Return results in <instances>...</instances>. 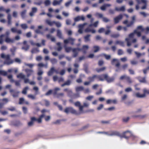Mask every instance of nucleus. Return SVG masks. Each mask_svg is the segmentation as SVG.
<instances>
[{"label": "nucleus", "instance_id": "obj_16", "mask_svg": "<svg viewBox=\"0 0 149 149\" xmlns=\"http://www.w3.org/2000/svg\"><path fill=\"white\" fill-rule=\"evenodd\" d=\"M88 48V46L86 45H84L83 46L81 49H80V50H81L83 54H85L86 53L87 50Z\"/></svg>", "mask_w": 149, "mask_h": 149}, {"label": "nucleus", "instance_id": "obj_23", "mask_svg": "<svg viewBox=\"0 0 149 149\" xmlns=\"http://www.w3.org/2000/svg\"><path fill=\"white\" fill-rule=\"evenodd\" d=\"M63 0H59V1L54 0L52 3V4L54 6H56L57 5H60Z\"/></svg>", "mask_w": 149, "mask_h": 149}, {"label": "nucleus", "instance_id": "obj_6", "mask_svg": "<svg viewBox=\"0 0 149 149\" xmlns=\"http://www.w3.org/2000/svg\"><path fill=\"white\" fill-rule=\"evenodd\" d=\"M143 94H141L139 93H136L135 94V96L138 98H143L146 96V94H149V90H147L146 88L143 90Z\"/></svg>", "mask_w": 149, "mask_h": 149}, {"label": "nucleus", "instance_id": "obj_63", "mask_svg": "<svg viewBox=\"0 0 149 149\" xmlns=\"http://www.w3.org/2000/svg\"><path fill=\"white\" fill-rule=\"evenodd\" d=\"M55 24L56 25V26L58 27H60L61 26V23L58 22H55Z\"/></svg>", "mask_w": 149, "mask_h": 149}, {"label": "nucleus", "instance_id": "obj_44", "mask_svg": "<svg viewBox=\"0 0 149 149\" xmlns=\"http://www.w3.org/2000/svg\"><path fill=\"white\" fill-rule=\"evenodd\" d=\"M60 90V88H55L54 89V91L53 93V94L54 95H56L57 96V91Z\"/></svg>", "mask_w": 149, "mask_h": 149}, {"label": "nucleus", "instance_id": "obj_8", "mask_svg": "<svg viewBox=\"0 0 149 149\" xmlns=\"http://www.w3.org/2000/svg\"><path fill=\"white\" fill-rule=\"evenodd\" d=\"M132 136L131 132L129 131H127L124 132L122 135H121V138H124L127 139H128L129 138Z\"/></svg>", "mask_w": 149, "mask_h": 149}, {"label": "nucleus", "instance_id": "obj_37", "mask_svg": "<svg viewBox=\"0 0 149 149\" xmlns=\"http://www.w3.org/2000/svg\"><path fill=\"white\" fill-rule=\"evenodd\" d=\"M67 45H64V47L65 51L67 52H70L72 50V48L70 47H67Z\"/></svg>", "mask_w": 149, "mask_h": 149}, {"label": "nucleus", "instance_id": "obj_40", "mask_svg": "<svg viewBox=\"0 0 149 149\" xmlns=\"http://www.w3.org/2000/svg\"><path fill=\"white\" fill-rule=\"evenodd\" d=\"M136 1L138 4L143 3L144 4L147 3V1L146 0H136Z\"/></svg>", "mask_w": 149, "mask_h": 149}, {"label": "nucleus", "instance_id": "obj_5", "mask_svg": "<svg viewBox=\"0 0 149 149\" xmlns=\"http://www.w3.org/2000/svg\"><path fill=\"white\" fill-rule=\"evenodd\" d=\"M101 78L103 79L102 81H104V80H105L108 83L111 82L113 81L114 80V77H109L107 74H102Z\"/></svg>", "mask_w": 149, "mask_h": 149}, {"label": "nucleus", "instance_id": "obj_47", "mask_svg": "<svg viewBox=\"0 0 149 149\" xmlns=\"http://www.w3.org/2000/svg\"><path fill=\"white\" fill-rule=\"evenodd\" d=\"M119 34L118 33L113 34L111 35V37L114 38H117L119 37Z\"/></svg>", "mask_w": 149, "mask_h": 149}, {"label": "nucleus", "instance_id": "obj_49", "mask_svg": "<svg viewBox=\"0 0 149 149\" xmlns=\"http://www.w3.org/2000/svg\"><path fill=\"white\" fill-rule=\"evenodd\" d=\"M139 81L140 82L143 83H146V78L145 77L141 78L140 79H139Z\"/></svg>", "mask_w": 149, "mask_h": 149}, {"label": "nucleus", "instance_id": "obj_7", "mask_svg": "<svg viewBox=\"0 0 149 149\" xmlns=\"http://www.w3.org/2000/svg\"><path fill=\"white\" fill-rule=\"evenodd\" d=\"M75 40V39L71 37H69L67 39L64 40L63 42L65 45H67L69 43L71 45H73Z\"/></svg>", "mask_w": 149, "mask_h": 149}, {"label": "nucleus", "instance_id": "obj_17", "mask_svg": "<svg viewBox=\"0 0 149 149\" xmlns=\"http://www.w3.org/2000/svg\"><path fill=\"white\" fill-rule=\"evenodd\" d=\"M106 103L107 104H110L111 103L116 104L117 103V101L116 99L113 100L108 99L107 100Z\"/></svg>", "mask_w": 149, "mask_h": 149}, {"label": "nucleus", "instance_id": "obj_28", "mask_svg": "<svg viewBox=\"0 0 149 149\" xmlns=\"http://www.w3.org/2000/svg\"><path fill=\"white\" fill-rule=\"evenodd\" d=\"M104 56L107 60L111 58V56L110 55H107L104 54H102L99 55L97 56V57H98L100 56Z\"/></svg>", "mask_w": 149, "mask_h": 149}, {"label": "nucleus", "instance_id": "obj_18", "mask_svg": "<svg viewBox=\"0 0 149 149\" xmlns=\"http://www.w3.org/2000/svg\"><path fill=\"white\" fill-rule=\"evenodd\" d=\"M69 96L72 98L74 99L79 97V95L78 94L73 93L72 92V94H70Z\"/></svg>", "mask_w": 149, "mask_h": 149}, {"label": "nucleus", "instance_id": "obj_9", "mask_svg": "<svg viewBox=\"0 0 149 149\" xmlns=\"http://www.w3.org/2000/svg\"><path fill=\"white\" fill-rule=\"evenodd\" d=\"M116 62V63L115 64L116 67L118 68V69L116 70V72H118V68H119L120 64L118 60L117 59L114 58L111 61V63L112 65H114L115 63Z\"/></svg>", "mask_w": 149, "mask_h": 149}, {"label": "nucleus", "instance_id": "obj_45", "mask_svg": "<svg viewBox=\"0 0 149 149\" xmlns=\"http://www.w3.org/2000/svg\"><path fill=\"white\" fill-rule=\"evenodd\" d=\"M20 26L22 29L24 30L28 28V26L27 24H21L20 25Z\"/></svg>", "mask_w": 149, "mask_h": 149}, {"label": "nucleus", "instance_id": "obj_10", "mask_svg": "<svg viewBox=\"0 0 149 149\" xmlns=\"http://www.w3.org/2000/svg\"><path fill=\"white\" fill-rule=\"evenodd\" d=\"M10 92L14 97H17L19 93V91H17L13 89H10Z\"/></svg>", "mask_w": 149, "mask_h": 149}, {"label": "nucleus", "instance_id": "obj_22", "mask_svg": "<svg viewBox=\"0 0 149 149\" xmlns=\"http://www.w3.org/2000/svg\"><path fill=\"white\" fill-rule=\"evenodd\" d=\"M39 52L40 50L38 48H33L31 51V52L32 54L37 53Z\"/></svg>", "mask_w": 149, "mask_h": 149}, {"label": "nucleus", "instance_id": "obj_52", "mask_svg": "<svg viewBox=\"0 0 149 149\" xmlns=\"http://www.w3.org/2000/svg\"><path fill=\"white\" fill-rule=\"evenodd\" d=\"M29 88L28 87H25L23 89L22 93L23 94H26L27 93V90Z\"/></svg>", "mask_w": 149, "mask_h": 149}, {"label": "nucleus", "instance_id": "obj_54", "mask_svg": "<svg viewBox=\"0 0 149 149\" xmlns=\"http://www.w3.org/2000/svg\"><path fill=\"white\" fill-rule=\"evenodd\" d=\"M72 0H70L66 2L65 4V6L68 7L72 3Z\"/></svg>", "mask_w": 149, "mask_h": 149}, {"label": "nucleus", "instance_id": "obj_29", "mask_svg": "<svg viewBox=\"0 0 149 149\" xmlns=\"http://www.w3.org/2000/svg\"><path fill=\"white\" fill-rule=\"evenodd\" d=\"M26 10H24L20 13V15L22 18H24L26 17Z\"/></svg>", "mask_w": 149, "mask_h": 149}, {"label": "nucleus", "instance_id": "obj_62", "mask_svg": "<svg viewBox=\"0 0 149 149\" xmlns=\"http://www.w3.org/2000/svg\"><path fill=\"white\" fill-rule=\"evenodd\" d=\"M118 55H120L123 54V51L121 49H119L118 51Z\"/></svg>", "mask_w": 149, "mask_h": 149}, {"label": "nucleus", "instance_id": "obj_26", "mask_svg": "<svg viewBox=\"0 0 149 149\" xmlns=\"http://www.w3.org/2000/svg\"><path fill=\"white\" fill-rule=\"evenodd\" d=\"M146 116V115H133L132 117L133 118H139L140 119H143Z\"/></svg>", "mask_w": 149, "mask_h": 149}, {"label": "nucleus", "instance_id": "obj_21", "mask_svg": "<svg viewBox=\"0 0 149 149\" xmlns=\"http://www.w3.org/2000/svg\"><path fill=\"white\" fill-rule=\"evenodd\" d=\"M14 39H10L8 37H7L5 39V41L7 43H12L14 42Z\"/></svg>", "mask_w": 149, "mask_h": 149}, {"label": "nucleus", "instance_id": "obj_12", "mask_svg": "<svg viewBox=\"0 0 149 149\" xmlns=\"http://www.w3.org/2000/svg\"><path fill=\"white\" fill-rule=\"evenodd\" d=\"M25 71L27 74V76L28 77L33 74L34 71L33 70L29 69H26L25 70Z\"/></svg>", "mask_w": 149, "mask_h": 149}, {"label": "nucleus", "instance_id": "obj_34", "mask_svg": "<svg viewBox=\"0 0 149 149\" xmlns=\"http://www.w3.org/2000/svg\"><path fill=\"white\" fill-rule=\"evenodd\" d=\"M93 49H94L93 52L95 53L98 51L100 49V47L97 46H94L93 47Z\"/></svg>", "mask_w": 149, "mask_h": 149}, {"label": "nucleus", "instance_id": "obj_11", "mask_svg": "<svg viewBox=\"0 0 149 149\" xmlns=\"http://www.w3.org/2000/svg\"><path fill=\"white\" fill-rule=\"evenodd\" d=\"M123 15L122 14H120L114 18V21L115 24H116L118 23L123 18Z\"/></svg>", "mask_w": 149, "mask_h": 149}, {"label": "nucleus", "instance_id": "obj_19", "mask_svg": "<svg viewBox=\"0 0 149 149\" xmlns=\"http://www.w3.org/2000/svg\"><path fill=\"white\" fill-rule=\"evenodd\" d=\"M7 23L8 25H10L12 24L11 17V15L9 14L7 16Z\"/></svg>", "mask_w": 149, "mask_h": 149}, {"label": "nucleus", "instance_id": "obj_13", "mask_svg": "<svg viewBox=\"0 0 149 149\" xmlns=\"http://www.w3.org/2000/svg\"><path fill=\"white\" fill-rule=\"evenodd\" d=\"M109 135L110 136H116L121 137L120 134L117 131H111Z\"/></svg>", "mask_w": 149, "mask_h": 149}, {"label": "nucleus", "instance_id": "obj_39", "mask_svg": "<svg viewBox=\"0 0 149 149\" xmlns=\"http://www.w3.org/2000/svg\"><path fill=\"white\" fill-rule=\"evenodd\" d=\"M46 23L50 26H52L54 24H55V21L51 22L49 20H47L46 21Z\"/></svg>", "mask_w": 149, "mask_h": 149}, {"label": "nucleus", "instance_id": "obj_31", "mask_svg": "<svg viewBox=\"0 0 149 149\" xmlns=\"http://www.w3.org/2000/svg\"><path fill=\"white\" fill-rule=\"evenodd\" d=\"M84 88L82 86H78L76 87L75 90L76 92L82 91L84 90Z\"/></svg>", "mask_w": 149, "mask_h": 149}, {"label": "nucleus", "instance_id": "obj_30", "mask_svg": "<svg viewBox=\"0 0 149 149\" xmlns=\"http://www.w3.org/2000/svg\"><path fill=\"white\" fill-rule=\"evenodd\" d=\"M30 47V46L28 45H24L22 47V49L24 50L25 51H28Z\"/></svg>", "mask_w": 149, "mask_h": 149}, {"label": "nucleus", "instance_id": "obj_41", "mask_svg": "<svg viewBox=\"0 0 149 149\" xmlns=\"http://www.w3.org/2000/svg\"><path fill=\"white\" fill-rule=\"evenodd\" d=\"M64 91L67 92L68 95L69 96L70 94H72V91L71 90L69 89L68 88H65L64 89Z\"/></svg>", "mask_w": 149, "mask_h": 149}, {"label": "nucleus", "instance_id": "obj_58", "mask_svg": "<svg viewBox=\"0 0 149 149\" xmlns=\"http://www.w3.org/2000/svg\"><path fill=\"white\" fill-rule=\"evenodd\" d=\"M134 33L136 34L138 37H140L141 35V33L140 32L137 31L136 30L134 31Z\"/></svg>", "mask_w": 149, "mask_h": 149}, {"label": "nucleus", "instance_id": "obj_32", "mask_svg": "<svg viewBox=\"0 0 149 149\" xmlns=\"http://www.w3.org/2000/svg\"><path fill=\"white\" fill-rule=\"evenodd\" d=\"M57 36L60 38L61 39L62 38V33L60 30H57Z\"/></svg>", "mask_w": 149, "mask_h": 149}, {"label": "nucleus", "instance_id": "obj_46", "mask_svg": "<svg viewBox=\"0 0 149 149\" xmlns=\"http://www.w3.org/2000/svg\"><path fill=\"white\" fill-rule=\"evenodd\" d=\"M98 22V21H96L93 24H91L88 26L89 27H92L93 26H94L95 27L97 26Z\"/></svg>", "mask_w": 149, "mask_h": 149}, {"label": "nucleus", "instance_id": "obj_2", "mask_svg": "<svg viewBox=\"0 0 149 149\" xmlns=\"http://www.w3.org/2000/svg\"><path fill=\"white\" fill-rule=\"evenodd\" d=\"M1 57L5 59L4 62V64L10 65L14 62V61L10 59V55L9 54L5 55L3 53H1Z\"/></svg>", "mask_w": 149, "mask_h": 149}, {"label": "nucleus", "instance_id": "obj_33", "mask_svg": "<svg viewBox=\"0 0 149 149\" xmlns=\"http://www.w3.org/2000/svg\"><path fill=\"white\" fill-rule=\"evenodd\" d=\"M54 67L52 68L47 73V74L49 76H50L52 75L53 73L54 72Z\"/></svg>", "mask_w": 149, "mask_h": 149}, {"label": "nucleus", "instance_id": "obj_1", "mask_svg": "<svg viewBox=\"0 0 149 149\" xmlns=\"http://www.w3.org/2000/svg\"><path fill=\"white\" fill-rule=\"evenodd\" d=\"M46 111H47L45 109H43L41 110V112L42 114L39 116L38 118H36L34 117H31L30 118V121L28 123V126H33L35 121H37L38 123H41L42 122V118L45 116V115L44 113Z\"/></svg>", "mask_w": 149, "mask_h": 149}, {"label": "nucleus", "instance_id": "obj_3", "mask_svg": "<svg viewBox=\"0 0 149 149\" xmlns=\"http://www.w3.org/2000/svg\"><path fill=\"white\" fill-rule=\"evenodd\" d=\"M87 79L91 83L93 82L96 79H97V80L98 81L103 80V79L101 78V74L100 75H93L92 76H89L88 77Z\"/></svg>", "mask_w": 149, "mask_h": 149}, {"label": "nucleus", "instance_id": "obj_48", "mask_svg": "<svg viewBox=\"0 0 149 149\" xmlns=\"http://www.w3.org/2000/svg\"><path fill=\"white\" fill-rule=\"evenodd\" d=\"M126 81L129 84H131L132 82V80L130 77L129 76L127 77L126 79Z\"/></svg>", "mask_w": 149, "mask_h": 149}, {"label": "nucleus", "instance_id": "obj_51", "mask_svg": "<svg viewBox=\"0 0 149 149\" xmlns=\"http://www.w3.org/2000/svg\"><path fill=\"white\" fill-rule=\"evenodd\" d=\"M0 74L5 76L7 75V72L4 70H0Z\"/></svg>", "mask_w": 149, "mask_h": 149}, {"label": "nucleus", "instance_id": "obj_20", "mask_svg": "<svg viewBox=\"0 0 149 149\" xmlns=\"http://www.w3.org/2000/svg\"><path fill=\"white\" fill-rule=\"evenodd\" d=\"M125 8L124 6H122L120 8L118 7H116L115 8V10L118 11H125Z\"/></svg>", "mask_w": 149, "mask_h": 149}, {"label": "nucleus", "instance_id": "obj_60", "mask_svg": "<svg viewBox=\"0 0 149 149\" xmlns=\"http://www.w3.org/2000/svg\"><path fill=\"white\" fill-rule=\"evenodd\" d=\"M24 102V99L23 98H20L19 99V104H22Z\"/></svg>", "mask_w": 149, "mask_h": 149}, {"label": "nucleus", "instance_id": "obj_55", "mask_svg": "<svg viewBox=\"0 0 149 149\" xmlns=\"http://www.w3.org/2000/svg\"><path fill=\"white\" fill-rule=\"evenodd\" d=\"M128 76H127L126 75H122V76H121L120 77V79H119L120 80H123L124 79H127V77Z\"/></svg>", "mask_w": 149, "mask_h": 149}, {"label": "nucleus", "instance_id": "obj_43", "mask_svg": "<svg viewBox=\"0 0 149 149\" xmlns=\"http://www.w3.org/2000/svg\"><path fill=\"white\" fill-rule=\"evenodd\" d=\"M95 16L98 18L102 19L103 17V15L102 14L98 13H96Z\"/></svg>", "mask_w": 149, "mask_h": 149}, {"label": "nucleus", "instance_id": "obj_42", "mask_svg": "<svg viewBox=\"0 0 149 149\" xmlns=\"http://www.w3.org/2000/svg\"><path fill=\"white\" fill-rule=\"evenodd\" d=\"M116 44H119L120 46H124V42H123L117 40L116 41Z\"/></svg>", "mask_w": 149, "mask_h": 149}, {"label": "nucleus", "instance_id": "obj_14", "mask_svg": "<svg viewBox=\"0 0 149 149\" xmlns=\"http://www.w3.org/2000/svg\"><path fill=\"white\" fill-rule=\"evenodd\" d=\"M11 31L13 33H17L18 34H21L22 32L20 30H17L16 28L13 27L11 29Z\"/></svg>", "mask_w": 149, "mask_h": 149}, {"label": "nucleus", "instance_id": "obj_50", "mask_svg": "<svg viewBox=\"0 0 149 149\" xmlns=\"http://www.w3.org/2000/svg\"><path fill=\"white\" fill-rule=\"evenodd\" d=\"M50 61L51 62L52 64H54L57 63V60L55 58H52L50 60Z\"/></svg>", "mask_w": 149, "mask_h": 149}, {"label": "nucleus", "instance_id": "obj_53", "mask_svg": "<svg viewBox=\"0 0 149 149\" xmlns=\"http://www.w3.org/2000/svg\"><path fill=\"white\" fill-rule=\"evenodd\" d=\"M130 39L129 38H126L125 39V40L127 42V46H129L131 45V43L130 41Z\"/></svg>", "mask_w": 149, "mask_h": 149}, {"label": "nucleus", "instance_id": "obj_15", "mask_svg": "<svg viewBox=\"0 0 149 149\" xmlns=\"http://www.w3.org/2000/svg\"><path fill=\"white\" fill-rule=\"evenodd\" d=\"M81 49L79 48H74L72 49V52L73 53V56L74 57H76L78 54V51H80Z\"/></svg>", "mask_w": 149, "mask_h": 149}, {"label": "nucleus", "instance_id": "obj_59", "mask_svg": "<svg viewBox=\"0 0 149 149\" xmlns=\"http://www.w3.org/2000/svg\"><path fill=\"white\" fill-rule=\"evenodd\" d=\"M7 109L11 111H14L15 110V108L14 107H11L10 108H8Z\"/></svg>", "mask_w": 149, "mask_h": 149}, {"label": "nucleus", "instance_id": "obj_4", "mask_svg": "<svg viewBox=\"0 0 149 149\" xmlns=\"http://www.w3.org/2000/svg\"><path fill=\"white\" fill-rule=\"evenodd\" d=\"M64 112L66 113H70L72 114L76 115H78L80 114L79 112L77 111L72 107H67L64 110Z\"/></svg>", "mask_w": 149, "mask_h": 149}, {"label": "nucleus", "instance_id": "obj_25", "mask_svg": "<svg viewBox=\"0 0 149 149\" xmlns=\"http://www.w3.org/2000/svg\"><path fill=\"white\" fill-rule=\"evenodd\" d=\"M111 5L109 4H105L100 7V9L102 10H106L107 7H110Z\"/></svg>", "mask_w": 149, "mask_h": 149}, {"label": "nucleus", "instance_id": "obj_36", "mask_svg": "<svg viewBox=\"0 0 149 149\" xmlns=\"http://www.w3.org/2000/svg\"><path fill=\"white\" fill-rule=\"evenodd\" d=\"M105 69L106 68L105 67H103L100 68H97L96 69V70L97 72L99 73L104 71Z\"/></svg>", "mask_w": 149, "mask_h": 149}, {"label": "nucleus", "instance_id": "obj_56", "mask_svg": "<svg viewBox=\"0 0 149 149\" xmlns=\"http://www.w3.org/2000/svg\"><path fill=\"white\" fill-rule=\"evenodd\" d=\"M5 36L4 35H1L0 36V44H2L3 42V37Z\"/></svg>", "mask_w": 149, "mask_h": 149}, {"label": "nucleus", "instance_id": "obj_38", "mask_svg": "<svg viewBox=\"0 0 149 149\" xmlns=\"http://www.w3.org/2000/svg\"><path fill=\"white\" fill-rule=\"evenodd\" d=\"M91 36L90 35L88 34L84 37L85 41L87 42L90 40V37Z\"/></svg>", "mask_w": 149, "mask_h": 149}, {"label": "nucleus", "instance_id": "obj_35", "mask_svg": "<svg viewBox=\"0 0 149 149\" xmlns=\"http://www.w3.org/2000/svg\"><path fill=\"white\" fill-rule=\"evenodd\" d=\"M17 77L19 78L22 79H24L25 78V76L24 75L22 74V73H20L18 74L17 76Z\"/></svg>", "mask_w": 149, "mask_h": 149}, {"label": "nucleus", "instance_id": "obj_24", "mask_svg": "<svg viewBox=\"0 0 149 149\" xmlns=\"http://www.w3.org/2000/svg\"><path fill=\"white\" fill-rule=\"evenodd\" d=\"M71 83V81L70 79L68 80L63 84L61 85V87H63L65 85L69 86Z\"/></svg>", "mask_w": 149, "mask_h": 149}, {"label": "nucleus", "instance_id": "obj_57", "mask_svg": "<svg viewBox=\"0 0 149 149\" xmlns=\"http://www.w3.org/2000/svg\"><path fill=\"white\" fill-rule=\"evenodd\" d=\"M50 1L49 0H46L44 2V4L46 6H48L50 4Z\"/></svg>", "mask_w": 149, "mask_h": 149}, {"label": "nucleus", "instance_id": "obj_64", "mask_svg": "<svg viewBox=\"0 0 149 149\" xmlns=\"http://www.w3.org/2000/svg\"><path fill=\"white\" fill-rule=\"evenodd\" d=\"M128 66V64H125L122 65V68L123 70H125L126 68H127Z\"/></svg>", "mask_w": 149, "mask_h": 149}, {"label": "nucleus", "instance_id": "obj_61", "mask_svg": "<svg viewBox=\"0 0 149 149\" xmlns=\"http://www.w3.org/2000/svg\"><path fill=\"white\" fill-rule=\"evenodd\" d=\"M102 20L105 22H107L110 21V20L106 17H103L102 18Z\"/></svg>", "mask_w": 149, "mask_h": 149}, {"label": "nucleus", "instance_id": "obj_27", "mask_svg": "<svg viewBox=\"0 0 149 149\" xmlns=\"http://www.w3.org/2000/svg\"><path fill=\"white\" fill-rule=\"evenodd\" d=\"M91 27L89 26L85 29V31L86 32H91L92 33H94L95 32V31L93 29H91L90 28Z\"/></svg>", "mask_w": 149, "mask_h": 149}]
</instances>
